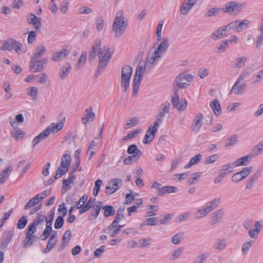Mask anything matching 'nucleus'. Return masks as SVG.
<instances>
[{"instance_id": "nucleus-1", "label": "nucleus", "mask_w": 263, "mask_h": 263, "mask_svg": "<svg viewBox=\"0 0 263 263\" xmlns=\"http://www.w3.org/2000/svg\"><path fill=\"white\" fill-rule=\"evenodd\" d=\"M168 46V41L166 39L160 45L155 44L147 55L145 68L140 66L137 67L134 80L133 96H136L138 91L145 69L146 68L149 69L151 67L157 64L159 59L166 51Z\"/></svg>"}, {"instance_id": "nucleus-2", "label": "nucleus", "mask_w": 263, "mask_h": 263, "mask_svg": "<svg viewBox=\"0 0 263 263\" xmlns=\"http://www.w3.org/2000/svg\"><path fill=\"white\" fill-rule=\"evenodd\" d=\"M96 54L99 58L98 70L103 69L109 62L111 53L108 47L101 48V42L98 41L95 43L92 48V51L89 54V60L92 59Z\"/></svg>"}, {"instance_id": "nucleus-3", "label": "nucleus", "mask_w": 263, "mask_h": 263, "mask_svg": "<svg viewBox=\"0 0 263 263\" xmlns=\"http://www.w3.org/2000/svg\"><path fill=\"white\" fill-rule=\"evenodd\" d=\"M250 22L245 20L241 22L235 21L231 22L227 26L219 29L213 33L212 39L217 40L228 35V32L231 30H234L237 32H240L248 27Z\"/></svg>"}, {"instance_id": "nucleus-4", "label": "nucleus", "mask_w": 263, "mask_h": 263, "mask_svg": "<svg viewBox=\"0 0 263 263\" xmlns=\"http://www.w3.org/2000/svg\"><path fill=\"white\" fill-rule=\"evenodd\" d=\"M127 22L123 16V13L119 11L116 15L113 24V29L115 31L116 36L121 35L126 30Z\"/></svg>"}, {"instance_id": "nucleus-5", "label": "nucleus", "mask_w": 263, "mask_h": 263, "mask_svg": "<svg viewBox=\"0 0 263 263\" xmlns=\"http://www.w3.org/2000/svg\"><path fill=\"white\" fill-rule=\"evenodd\" d=\"M46 51V48L43 45H40L36 47L34 51V72L42 69L43 65L47 61V59H44L41 61L35 62V59L40 58L45 53Z\"/></svg>"}, {"instance_id": "nucleus-6", "label": "nucleus", "mask_w": 263, "mask_h": 263, "mask_svg": "<svg viewBox=\"0 0 263 263\" xmlns=\"http://www.w3.org/2000/svg\"><path fill=\"white\" fill-rule=\"evenodd\" d=\"M71 158L70 155L66 154L62 156L61 160V164L55 175V179H58L65 174L68 171Z\"/></svg>"}, {"instance_id": "nucleus-7", "label": "nucleus", "mask_w": 263, "mask_h": 263, "mask_svg": "<svg viewBox=\"0 0 263 263\" xmlns=\"http://www.w3.org/2000/svg\"><path fill=\"white\" fill-rule=\"evenodd\" d=\"M133 72L132 67L128 65L123 67L121 77V85L124 92L126 91L129 86V81Z\"/></svg>"}, {"instance_id": "nucleus-8", "label": "nucleus", "mask_w": 263, "mask_h": 263, "mask_svg": "<svg viewBox=\"0 0 263 263\" xmlns=\"http://www.w3.org/2000/svg\"><path fill=\"white\" fill-rule=\"evenodd\" d=\"M161 122V119H157L153 126H150L143 138V143L148 144L154 138V137L158 130L159 123Z\"/></svg>"}, {"instance_id": "nucleus-9", "label": "nucleus", "mask_w": 263, "mask_h": 263, "mask_svg": "<svg viewBox=\"0 0 263 263\" xmlns=\"http://www.w3.org/2000/svg\"><path fill=\"white\" fill-rule=\"evenodd\" d=\"M219 199H215L209 202L206 206L201 210H199L195 213V216L197 218H201L205 216L208 213L211 212L213 208H215L217 203L219 201Z\"/></svg>"}, {"instance_id": "nucleus-10", "label": "nucleus", "mask_w": 263, "mask_h": 263, "mask_svg": "<svg viewBox=\"0 0 263 263\" xmlns=\"http://www.w3.org/2000/svg\"><path fill=\"white\" fill-rule=\"evenodd\" d=\"M87 198L88 197L86 195H83L78 202L76 208L77 209H79L80 214H82L86 212L90 208L91 205V199H89L88 201L84 204Z\"/></svg>"}, {"instance_id": "nucleus-11", "label": "nucleus", "mask_w": 263, "mask_h": 263, "mask_svg": "<svg viewBox=\"0 0 263 263\" xmlns=\"http://www.w3.org/2000/svg\"><path fill=\"white\" fill-rule=\"evenodd\" d=\"M193 79V76L190 74L181 73L175 79L176 85L180 88H184L189 85L187 82H190Z\"/></svg>"}, {"instance_id": "nucleus-12", "label": "nucleus", "mask_w": 263, "mask_h": 263, "mask_svg": "<svg viewBox=\"0 0 263 263\" xmlns=\"http://www.w3.org/2000/svg\"><path fill=\"white\" fill-rule=\"evenodd\" d=\"M50 194L49 190H46L34 196V212L39 210L42 205V200Z\"/></svg>"}, {"instance_id": "nucleus-13", "label": "nucleus", "mask_w": 263, "mask_h": 263, "mask_svg": "<svg viewBox=\"0 0 263 263\" xmlns=\"http://www.w3.org/2000/svg\"><path fill=\"white\" fill-rule=\"evenodd\" d=\"M172 103L174 108L179 111L185 110L187 106V102L185 99L179 101V96L177 92H175L172 98Z\"/></svg>"}, {"instance_id": "nucleus-14", "label": "nucleus", "mask_w": 263, "mask_h": 263, "mask_svg": "<svg viewBox=\"0 0 263 263\" xmlns=\"http://www.w3.org/2000/svg\"><path fill=\"white\" fill-rule=\"evenodd\" d=\"M204 120V117L201 113L197 114L194 117L192 125V130L195 132H198L201 129Z\"/></svg>"}, {"instance_id": "nucleus-15", "label": "nucleus", "mask_w": 263, "mask_h": 263, "mask_svg": "<svg viewBox=\"0 0 263 263\" xmlns=\"http://www.w3.org/2000/svg\"><path fill=\"white\" fill-rule=\"evenodd\" d=\"M242 5L234 2H231L225 5L224 7L222 8L223 12H228L229 13H236L240 11L242 9Z\"/></svg>"}, {"instance_id": "nucleus-16", "label": "nucleus", "mask_w": 263, "mask_h": 263, "mask_svg": "<svg viewBox=\"0 0 263 263\" xmlns=\"http://www.w3.org/2000/svg\"><path fill=\"white\" fill-rule=\"evenodd\" d=\"M33 244V223H30L27 232L25 234V238L23 241L24 248H28Z\"/></svg>"}, {"instance_id": "nucleus-17", "label": "nucleus", "mask_w": 263, "mask_h": 263, "mask_svg": "<svg viewBox=\"0 0 263 263\" xmlns=\"http://www.w3.org/2000/svg\"><path fill=\"white\" fill-rule=\"evenodd\" d=\"M10 124L14 128L11 132V136L16 140H18L23 138L25 135V132L18 128L17 123L15 121L10 120Z\"/></svg>"}, {"instance_id": "nucleus-18", "label": "nucleus", "mask_w": 263, "mask_h": 263, "mask_svg": "<svg viewBox=\"0 0 263 263\" xmlns=\"http://www.w3.org/2000/svg\"><path fill=\"white\" fill-rule=\"evenodd\" d=\"M246 76V74H242L239 77L238 80L232 88L231 91L232 92L236 95H238L244 91L246 86L243 84L239 85V83L245 78Z\"/></svg>"}, {"instance_id": "nucleus-19", "label": "nucleus", "mask_w": 263, "mask_h": 263, "mask_svg": "<svg viewBox=\"0 0 263 263\" xmlns=\"http://www.w3.org/2000/svg\"><path fill=\"white\" fill-rule=\"evenodd\" d=\"M197 0H183L180 11L182 15H186L195 5Z\"/></svg>"}, {"instance_id": "nucleus-20", "label": "nucleus", "mask_w": 263, "mask_h": 263, "mask_svg": "<svg viewBox=\"0 0 263 263\" xmlns=\"http://www.w3.org/2000/svg\"><path fill=\"white\" fill-rule=\"evenodd\" d=\"M122 182L120 179H114L110 180L108 185L106 187V193L111 194L115 193L119 189V184Z\"/></svg>"}, {"instance_id": "nucleus-21", "label": "nucleus", "mask_w": 263, "mask_h": 263, "mask_svg": "<svg viewBox=\"0 0 263 263\" xmlns=\"http://www.w3.org/2000/svg\"><path fill=\"white\" fill-rule=\"evenodd\" d=\"M76 179V176L71 174L69 176L67 179L63 180V188L62 190V192L63 193H66L68 190L70 189L72 186V185L74 183Z\"/></svg>"}, {"instance_id": "nucleus-22", "label": "nucleus", "mask_w": 263, "mask_h": 263, "mask_svg": "<svg viewBox=\"0 0 263 263\" xmlns=\"http://www.w3.org/2000/svg\"><path fill=\"white\" fill-rule=\"evenodd\" d=\"M85 111L86 114L82 118V122L84 124H86L88 122L92 121L96 117L91 107L86 109Z\"/></svg>"}, {"instance_id": "nucleus-23", "label": "nucleus", "mask_w": 263, "mask_h": 263, "mask_svg": "<svg viewBox=\"0 0 263 263\" xmlns=\"http://www.w3.org/2000/svg\"><path fill=\"white\" fill-rule=\"evenodd\" d=\"M63 126L64 122L62 121H61L57 124L52 123L46 128V129H48V132L49 134L51 133L54 134L60 131L63 128Z\"/></svg>"}, {"instance_id": "nucleus-24", "label": "nucleus", "mask_w": 263, "mask_h": 263, "mask_svg": "<svg viewBox=\"0 0 263 263\" xmlns=\"http://www.w3.org/2000/svg\"><path fill=\"white\" fill-rule=\"evenodd\" d=\"M69 53V51L66 49H63L59 52H55L51 58L52 61H59L63 58L67 57Z\"/></svg>"}, {"instance_id": "nucleus-25", "label": "nucleus", "mask_w": 263, "mask_h": 263, "mask_svg": "<svg viewBox=\"0 0 263 263\" xmlns=\"http://www.w3.org/2000/svg\"><path fill=\"white\" fill-rule=\"evenodd\" d=\"M127 152L128 154L132 155V156L139 158L142 155V152L138 149L137 145L135 144L130 145L127 148Z\"/></svg>"}, {"instance_id": "nucleus-26", "label": "nucleus", "mask_w": 263, "mask_h": 263, "mask_svg": "<svg viewBox=\"0 0 263 263\" xmlns=\"http://www.w3.org/2000/svg\"><path fill=\"white\" fill-rule=\"evenodd\" d=\"M251 157V156L250 155L243 156L240 158L237 159L232 164L234 167L246 165L249 162V159Z\"/></svg>"}, {"instance_id": "nucleus-27", "label": "nucleus", "mask_w": 263, "mask_h": 263, "mask_svg": "<svg viewBox=\"0 0 263 263\" xmlns=\"http://www.w3.org/2000/svg\"><path fill=\"white\" fill-rule=\"evenodd\" d=\"M14 40L10 39L9 41H4L2 43V45L0 47L2 50H11L14 49Z\"/></svg>"}, {"instance_id": "nucleus-28", "label": "nucleus", "mask_w": 263, "mask_h": 263, "mask_svg": "<svg viewBox=\"0 0 263 263\" xmlns=\"http://www.w3.org/2000/svg\"><path fill=\"white\" fill-rule=\"evenodd\" d=\"M177 187L174 186H164L160 189V193L158 194L159 195H162L165 194L176 193L177 192Z\"/></svg>"}, {"instance_id": "nucleus-29", "label": "nucleus", "mask_w": 263, "mask_h": 263, "mask_svg": "<svg viewBox=\"0 0 263 263\" xmlns=\"http://www.w3.org/2000/svg\"><path fill=\"white\" fill-rule=\"evenodd\" d=\"M210 106L216 116L221 114V110L220 105L217 99H215L211 102Z\"/></svg>"}, {"instance_id": "nucleus-30", "label": "nucleus", "mask_w": 263, "mask_h": 263, "mask_svg": "<svg viewBox=\"0 0 263 263\" xmlns=\"http://www.w3.org/2000/svg\"><path fill=\"white\" fill-rule=\"evenodd\" d=\"M50 134L48 132V129L46 128L38 136L34 138V145L40 143L41 141L45 139Z\"/></svg>"}, {"instance_id": "nucleus-31", "label": "nucleus", "mask_w": 263, "mask_h": 263, "mask_svg": "<svg viewBox=\"0 0 263 263\" xmlns=\"http://www.w3.org/2000/svg\"><path fill=\"white\" fill-rule=\"evenodd\" d=\"M255 229H251L249 232L250 236L253 238H256L261 230V226L259 221L255 222Z\"/></svg>"}, {"instance_id": "nucleus-32", "label": "nucleus", "mask_w": 263, "mask_h": 263, "mask_svg": "<svg viewBox=\"0 0 263 263\" xmlns=\"http://www.w3.org/2000/svg\"><path fill=\"white\" fill-rule=\"evenodd\" d=\"M170 103L168 102H165L162 104L161 106L160 111L159 112V117L157 119H161V121L162 120L163 116L165 114L168 113L170 111Z\"/></svg>"}, {"instance_id": "nucleus-33", "label": "nucleus", "mask_w": 263, "mask_h": 263, "mask_svg": "<svg viewBox=\"0 0 263 263\" xmlns=\"http://www.w3.org/2000/svg\"><path fill=\"white\" fill-rule=\"evenodd\" d=\"M12 170V167L9 165L0 174V184H3L9 176V173Z\"/></svg>"}, {"instance_id": "nucleus-34", "label": "nucleus", "mask_w": 263, "mask_h": 263, "mask_svg": "<svg viewBox=\"0 0 263 263\" xmlns=\"http://www.w3.org/2000/svg\"><path fill=\"white\" fill-rule=\"evenodd\" d=\"M121 227L122 226L118 225V223H114V221H113L109 227L110 235L112 237L115 236L120 231Z\"/></svg>"}, {"instance_id": "nucleus-35", "label": "nucleus", "mask_w": 263, "mask_h": 263, "mask_svg": "<svg viewBox=\"0 0 263 263\" xmlns=\"http://www.w3.org/2000/svg\"><path fill=\"white\" fill-rule=\"evenodd\" d=\"M201 155L200 154H197L194 157L192 158L184 166V168L185 169L191 167L192 165H195L201 160Z\"/></svg>"}, {"instance_id": "nucleus-36", "label": "nucleus", "mask_w": 263, "mask_h": 263, "mask_svg": "<svg viewBox=\"0 0 263 263\" xmlns=\"http://www.w3.org/2000/svg\"><path fill=\"white\" fill-rule=\"evenodd\" d=\"M3 88L6 92V94L4 96V99L8 100L12 97V93L11 92V88L9 82L8 81L4 82L3 84Z\"/></svg>"}, {"instance_id": "nucleus-37", "label": "nucleus", "mask_w": 263, "mask_h": 263, "mask_svg": "<svg viewBox=\"0 0 263 263\" xmlns=\"http://www.w3.org/2000/svg\"><path fill=\"white\" fill-rule=\"evenodd\" d=\"M71 67L69 63H66L62 68L60 77L62 79H65L71 70Z\"/></svg>"}, {"instance_id": "nucleus-38", "label": "nucleus", "mask_w": 263, "mask_h": 263, "mask_svg": "<svg viewBox=\"0 0 263 263\" xmlns=\"http://www.w3.org/2000/svg\"><path fill=\"white\" fill-rule=\"evenodd\" d=\"M71 237V232L70 230H68L64 233L63 236L62 247H64L68 243Z\"/></svg>"}, {"instance_id": "nucleus-39", "label": "nucleus", "mask_w": 263, "mask_h": 263, "mask_svg": "<svg viewBox=\"0 0 263 263\" xmlns=\"http://www.w3.org/2000/svg\"><path fill=\"white\" fill-rule=\"evenodd\" d=\"M104 210V215L105 217L113 216L115 214V210L111 205H106L103 207Z\"/></svg>"}, {"instance_id": "nucleus-40", "label": "nucleus", "mask_w": 263, "mask_h": 263, "mask_svg": "<svg viewBox=\"0 0 263 263\" xmlns=\"http://www.w3.org/2000/svg\"><path fill=\"white\" fill-rule=\"evenodd\" d=\"M201 174L202 173L201 172H196L192 174L191 176L187 180L188 183L189 184L195 183L201 177Z\"/></svg>"}, {"instance_id": "nucleus-41", "label": "nucleus", "mask_w": 263, "mask_h": 263, "mask_svg": "<svg viewBox=\"0 0 263 263\" xmlns=\"http://www.w3.org/2000/svg\"><path fill=\"white\" fill-rule=\"evenodd\" d=\"M102 206V204L101 202H99L98 204L93 205L91 209V215L93 217H97L99 214Z\"/></svg>"}, {"instance_id": "nucleus-42", "label": "nucleus", "mask_w": 263, "mask_h": 263, "mask_svg": "<svg viewBox=\"0 0 263 263\" xmlns=\"http://www.w3.org/2000/svg\"><path fill=\"white\" fill-rule=\"evenodd\" d=\"M139 122V119L137 117H134L130 118L125 125V128H129L136 125Z\"/></svg>"}, {"instance_id": "nucleus-43", "label": "nucleus", "mask_w": 263, "mask_h": 263, "mask_svg": "<svg viewBox=\"0 0 263 263\" xmlns=\"http://www.w3.org/2000/svg\"><path fill=\"white\" fill-rule=\"evenodd\" d=\"M102 184V181L100 179H97L95 182V186L93 189V195L96 196L100 190L101 186Z\"/></svg>"}, {"instance_id": "nucleus-44", "label": "nucleus", "mask_w": 263, "mask_h": 263, "mask_svg": "<svg viewBox=\"0 0 263 263\" xmlns=\"http://www.w3.org/2000/svg\"><path fill=\"white\" fill-rule=\"evenodd\" d=\"M140 130L139 129H135L130 132L126 136H124L122 140L125 141L128 139H130L134 138L137 136V135L139 133Z\"/></svg>"}, {"instance_id": "nucleus-45", "label": "nucleus", "mask_w": 263, "mask_h": 263, "mask_svg": "<svg viewBox=\"0 0 263 263\" xmlns=\"http://www.w3.org/2000/svg\"><path fill=\"white\" fill-rule=\"evenodd\" d=\"M86 59H87L86 52H85V51L81 53V57H80V58L78 60V62L77 63V67L78 68H81V67H82L84 65V64L86 60Z\"/></svg>"}, {"instance_id": "nucleus-46", "label": "nucleus", "mask_w": 263, "mask_h": 263, "mask_svg": "<svg viewBox=\"0 0 263 263\" xmlns=\"http://www.w3.org/2000/svg\"><path fill=\"white\" fill-rule=\"evenodd\" d=\"M52 231V228L51 227V223H50L49 226L48 225V223H46V227L43 231L42 237L43 240H46L49 236L50 233Z\"/></svg>"}, {"instance_id": "nucleus-47", "label": "nucleus", "mask_w": 263, "mask_h": 263, "mask_svg": "<svg viewBox=\"0 0 263 263\" xmlns=\"http://www.w3.org/2000/svg\"><path fill=\"white\" fill-rule=\"evenodd\" d=\"M27 219L25 216H23L17 222V228L18 229H23L27 223Z\"/></svg>"}, {"instance_id": "nucleus-48", "label": "nucleus", "mask_w": 263, "mask_h": 263, "mask_svg": "<svg viewBox=\"0 0 263 263\" xmlns=\"http://www.w3.org/2000/svg\"><path fill=\"white\" fill-rule=\"evenodd\" d=\"M247 59V58L245 57L237 58L235 63L234 66L237 68H241L246 62Z\"/></svg>"}, {"instance_id": "nucleus-49", "label": "nucleus", "mask_w": 263, "mask_h": 263, "mask_svg": "<svg viewBox=\"0 0 263 263\" xmlns=\"http://www.w3.org/2000/svg\"><path fill=\"white\" fill-rule=\"evenodd\" d=\"M234 167L232 163L228 164L223 166L222 168L220 170V172L226 173V175L231 173L233 172V168Z\"/></svg>"}, {"instance_id": "nucleus-50", "label": "nucleus", "mask_w": 263, "mask_h": 263, "mask_svg": "<svg viewBox=\"0 0 263 263\" xmlns=\"http://www.w3.org/2000/svg\"><path fill=\"white\" fill-rule=\"evenodd\" d=\"M58 211L60 214H62L61 216L63 217L67 215V210L64 203H62L59 205Z\"/></svg>"}, {"instance_id": "nucleus-51", "label": "nucleus", "mask_w": 263, "mask_h": 263, "mask_svg": "<svg viewBox=\"0 0 263 263\" xmlns=\"http://www.w3.org/2000/svg\"><path fill=\"white\" fill-rule=\"evenodd\" d=\"M124 209H119L117 213V215L114 220V223H119L120 221L124 217Z\"/></svg>"}, {"instance_id": "nucleus-52", "label": "nucleus", "mask_w": 263, "mask_h": 263, "mask_svg": "<svg viewBox=\"0 0 263 263\" xmlns=\"http://www.w3.org/2000/svg\"><path fill=\"white\" fill-rule=\"evenodd\" d=\"M64 224V217L58 216L54 223V228L56 229H61Z\"/></svg>"}, {"instance_id": "nucleus-53", "label": "nucleus", "mask_w": 263, "mask_h": 263, "mask_svg": "<svg viewBox=\"0 0 263 263\" xmlns=\"http://www.w3.org/2000/svg\"><path fill=\"white\" fill-rule=\"evenodd\" d=\"M14 49L15 52L18 54L25 52V51L23 50V45L16 41L14 42Z\"/></svg>"}, {"instance_id": "nucleus-54", "label": "nucleus", "mask_w": 263, "mask_h": 263, "mask_svg": "<svg viewBox=\"0 0 263 263\" xmlns=\"http://www.w3.org/2000/svg\"><path fill=\"white\" fill-rule=\"evenodd\" d=\"M252 170V167H246L243 168L240 172H239V173L241 174V177L244 179L250 174Z\"/></svg>"}, {"instance_id": "nucleus-55", "label": "nucleus", "mask_w": 263, "mask_h": 263, "mask_svg": "<svg viewBox=\"0 0 263 263\" xmlns=\"http://www.w3.org/2000/svg\"><path fill=\"white\" fill-rule=\"evenodd\" d=\"M164 23L163 21L159 22V24L156 29V34L157 36V41H159L161 39V31L162 29L163 25Z\"/></svg>"}, {"instance_id": "nucleus-56", "label": "nucleus", "mask_w": 263, "mask_h": 263, "mask_svg": "<svg viewBox=\"0 0 263 263\" xmlns=\"http://www.w3.org/2000/svg\"><path fill=\"white\" fill-rule=\"evenodd\" d=\"M226 247V243L223 239L218 240L215 244L216 249L222 250Z\"/></svg>"}, {"instance_id": "nucleus-57", "label": "nucleus", "mask_w": 263, "mask_h": 263, "mask_svg": "<svg viewBox=\"0 0 263 263\" xmlns=\"http://www.w3.org/2000/svg\"><path fill=\"white\" fill-rule=\"evenodd\" d=\"M45 219L46 217H45V216L38 214L34 220V226L36 224H39L41 223L44 222Z\"/></svg>"}, {"instance_id": "nucleus-58", "label": "nucleus", "mask_w": 263, "mask_h": 263, "mask_svg": "<svg viewBox=\"0 0 263 263\" xmlns=\"http://www.w3.org/2000/svg\"><path fill=\"white\" fill-rule=\"evenodd\" d=\"M24 5L23 0H14L12 4V8L18 9Z\"/></svg>"}, {"instance_id": "nucleus-59", "label": "nucleus", "mask_w": 263, "mask_h": 263, "mask_svg": "<svg viewBox=\"0 0 263 263\" xmlns=\"http://www.w3.org/2000/svg\"><path fill=\"white\" fill-rule=\"evenodd\" d=\"M96 26L99 31H102L104 28V20L102 18H98L96 21Z\"/></svg>"}, {"instance_id": "nucleus-60", "label": "nucleus", "mask_w": 263, "mask_h": 263, "mask_svg": "<svg viewBox=\"0 0 263 263\" xmlns=\"http://www.w3.org/2000/svg\"><path fill=\"white\" fill-rule=\"evenodd\" d=\"M238 41V38L236 35H232L229 40H224L223 41L224 44L226 46H228L229 44L234 43H236Z\"/></svg>"}, {"instance_id": "nucleus-61", "label": "nucleus", "mask_w": 263, "mask_h": 263, "mask_svg": "<svg viewBox=\"0 0 263 263\" xmlns=\"http://www.w3.org/2000/svg\"><path fill=\"white\" fill-rule=\"evenodd\" d=\"M151 241V239L150 238L141 239L139 241L138 246L140 247H145L150 243Z\"/></svg>"}, {"instance_id": "nucleus-62", "label": "nucleus", "mask_w": 263, "mask_h": 263, "mask_svg": "<svg viewBox=\"0 0 263 263\" xmlns=\"http://www.w3.org/2000/svg\"><path fill=\"white\" fill-rule=\"evenodd\" d=\"M69 2L68 1H65L62 3L60 7V11L63 13H65L68 10Z\"/></svg>"}, {"instance_id": "nucleus-63", "label": "nucleus", "mask_w": 263, "mask_h": 263, "mask_svg": "<svg viewBox=\"0 0 263 263\" xmlns=\"http://www.w3.org/2000/svg\"><path fill=\"white\" fill-rule=\"evenodd\" d=\"M41 25L42 24L41 18L36 17L34 15V27L35 28L36 31H37V30L40 28Z\"/></svg>"}, {"instance_id": "nucleus-64", "label": "nucleus", "mask_w": 263, "mask_h": 263, "mask_svg": "<svg viewBox=\"0 0 263 263\" xmlns=\"http://www.w3.org/2000/svg\"><path fill=\"white\" fill-rule=\"evenodd\" d=\"M263 149V141L260 142L257 145H256L254 148V154L258 155L262 152Z\"/></svg>"}]
</instances>
